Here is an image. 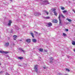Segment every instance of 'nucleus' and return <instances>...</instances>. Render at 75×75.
Returning <instances> with one entry per match:
<instances>
[{
	"instance_id": "17",
	"label": "nucleus",
	"mask_w": 75,
	"mask_h": 75,
	"mask_svg": "<svg viewBox=\"0 0 75 75\" xmlns=\"http://www.w3.org/2000/svg\"><path fill=\"white\" fill-rule=\"evenodd\" d=\"M39 51L40 52H43V49H39Z\"/></svg>"
},
{
	"instance_id": "37",
	"label": "nucleus",
	"mask_w": 75,
	"mask_h": 75,
	"mask_svg": "<svg viewBox=\"0 0 75 75\" xmlns=\"http://www.w3.org/2000/svg\"><path fill=\"white\" fill-rule=\"evenodd\" d=\"M38 1H42V0H38Z\"/></svg>"
},
{
	"instance_id": "44",
	"label": "nucleus",
	"mask_w": 75,
	"mask_h": 75,
	"mask_svg": "<svg viewBox=\"0 0 75 75\" xmlns=\"http://www.w3.org/2000/svg\"><path fill=\"white\" fill-rule=\"evenodd\" d=\"M64 75H68V74H65Z\"/></svg>"
},
{
	"instance_id": "40",
	"label": "nucleus",
	"mask_w": 75,
	"mask_h": 75,
	"mask_svg": "<svg viewBox=\"0 0 75 75\" xmlns=\"http://www.w3.org/2000/svg\"><path fill=\"white\" fill-rule=\"evenodd\" d=\"M67 57H68V58H69V57H70V56H67Z\"/></svg>"
},
{
	"instance_id": "10",
	"label": "nucleus",
	"mask_w": 75,
	"mask_h": 75,
	"mask_svg": "<svg viewBox=\"0 0 75 75\" xmlns=\"http://www.w3.org/2000/svg\"><path fill=\"white\" fill-rule=\"evenodd\" d=\"M18 49L19 50H21L23 52V53L25 52V51L24 50H23V48H20Z\"/></svg>"
},
{
	"instance_id": "32",
	"label": "nucleus",
	"mask_w": 75,
	"mask_h": 75,
	"mask_svg": "<svg viewBox=\"0 0 75 75\" xmlns=\"http://www.w3.org/2000/svg\"><path fill=\"white\" fill-rule=\"evenodd\" d=\"M24 65H25V66H27V65H28V64H24Z\"/></svg>"
},
{
	"instance_id": "8",
	"label": "nucleus",
	"mask_w": 75,
	"mask_h": 75,
	"mask_svg": "<svg viewBox=\"0 0 75 75\" xmlns=\"http://www.w3.org/2000/svg\"><path fill=\"white\" fill-rule=\"evenodd\" d=\"M26 41L27 42H31V40L30 39H27L26 40Z\"/></svg>"
},
{
	"instance_id": "49",
	"label": "nucleus",
	"mask_w": 75,
	"mask_h": 75,
	"mask_svg": "<svg viewBox=\"0 0 75 75\" xmlns=\"http://www.w3.org/2000/svg\"><path fill=\"white\" fill-rule=\"evenodd\" d=\"M35 66H37V65H36Z\"/></svg>"
},
{
	"instance_id": "4",
	"label": "nucleus",
	"mask_w": 75,
	"mask_h": 75,
	"mask_svg": "<svg viewBox=\"0 0 75 75\" xmlns=\"http://www.w3.org/2000/svg\"><path fill=\"white\" fill-rule=\"evenodd\" d=\"M52 24L51 23H47V26L48 27H50L52 26Z\"/></svg>"
},
{
	"instance_id": "19",
	"label": "nucleus",
	"mask_w": 75,
	"mask_h": 75,
	"mask_svg": "<svg viewBox=\"0 0 75 75\" xmlns=\"http://www.w3.org/2000/svg\"><path fill=\"white\" fill-rule=\"evenodd\" d=\"M65 69H66V71H67L68 72H70V70L66 68Z\"/></svg>"
},
{
	"instance_id": "18",
	"label": "nucleus",
	"mask_w": 75,
	"mask_h": 75,
	"mask_svg": "<svg viewBox=\"0 0 75 75\" xmlns=\"http://www.w3.org/2000/svg\"><path fill=\"white\" fill-rule=\"evenodd\" d=\"M50 61H52V60H54V58L52 57H50Z\"/></svg>"
},
{
	"instance_id": "26",
	"label": "nucleus",
	"mask_w": 75,
	"mask_h": 75,
	"mask_svg": "<svg viewBox=\"0 0 75 75\" xmlns=\"http://www.w3.org/2000/svg\"><path fill=\"white\" fill-rule=\"evenodd\" d=\"M64 36H67V35L65 33H63V34Z\"/></svg>"
},
{
	"instance_id": "20",
	"label": "nucleus",
	"mask_w": 75,
	"mask_h": 75,
	"mask_svg": "<svg viewBox=\"0 0 75 75\" xmlns=\"http://www.w3.org/2000/svg\"><path fill=\"white\" fill-rule=\"evenodd\" d=\"M30 34H31V35L33 38H34V34L33 33H31Z\"/></svg>"
},
{
	"instance_id": "25",
	"label": "nucleus",
	"mask_w": 75,
	"mask_h": 75,
	"mask_svg": "<svg viewBox=\"0 0 75 75\" xmlns=\"http://www.w3.org/2000/svg\"><path fill=\"white\" fill-rule=\"evenodd\" d=\"M4 72V71H1V72H0V74H3Z\"/></svg>"
},
{
	"instance_id": "11",
	"label": "nucleus",
	"mask_w": 75,
	"mask_h": 75,
	"mask_svg": "<svg viewBox=\"0 0 75 75\" xmlns=\"http://www.w3.org/2000/svg\"><path fill=\"white\" fill-rule=\"evenodd\" d=\"M53 23H57L58 21L56 20H54L53 21Z\"/></svg>"
},
{
	"instance_id": "21",
	"label": "nucleus",
	"mask_w": 75,
	"mask_h": 75,
	"mask_svg": "<svg viewBox=\"0 0 75 75\" xmlns=\"http://www.w3.org/2000/svg\"><path fill=\"white\" fill-rule=\"evenodd\" d=\"M61 9L62 10H64L65 8L64 7H61Z\"/></svg>"
},
{
	"instance_id": "35",
	"label": "nucleus",
	"mask_w": 75,
	"mask_h": 75,
	"mask_svg": "<svg viewBox=\"0 0 75 75\" xmlns=\"http://www.w3.org/2000/svg\"><path fill=\"white\" fill-rule=\"evenodd\" d=\"M65 31H68V29H65Z\"/></svg>"
},
{
	"instance_id": "2",
	"label": "nucleus",
	"mask_w": 75,
	"mask_h": 75,
	"mask_svg": "<svg viewBox=\"0 0 75 75\" xmlns=\"http://www.w3.org/2000/svg\"><path fill=\"white\" fill-rule=\"evenodd\" d=\"M34 15L35 16H41V14L39 12H35L34 13Z\"/></svg>"
},
{
	"instance_id": "42",
	"label": "nucleus",
	"mask_w": 75,
	"mask_h": 75,
	"mask_svg": "<svg viewBox=\"0 0 75 75\" xmlns=\"http://www.w3.org/2000/svg\"><path fill=\"white\" fill-rule=\"evenodd\" d=\"M73 50L74 51V52H75V49H73Z\"/></svg>"
},
{
	"instance_id": "46",
	"label": "nucleus",
	"mask_w": 75,
	"mask_h": 75,
	"mask_svg": "<svg viewBox=\"0 0 75 75\" xmlns=\"http://www.w3.org/2000/svg\"><path fill=\"white\" fill-rule=\"evenodd\" d=\"M1 65V63H0V65Z\"/></svg>"
},
{
	"instance_id": "23",
	"label": "nucleus",
	"mask_w": 75,
	"mask_h": 75,
	"mask_svg": "<svg viewBox=\"0 0 75 75\" xmlns=\"http://www.w3.org/2000/svg\"><path fill=\"white\" fill-rule=\"evenodd\" d=\"M18 59H23V58L21 57H20L18 58Z\"/></svg>"
},
{
	"instance_id": "48",
	"label": "nucleus",
	"mask_w": 75,
	"mask_h": 75,
	"mask_svg": "<svg viewBox=\"0 0 75 75\" xmlns=\"http://www.w3.org/2000/svg\"><path fill=\"white\" fill-rule=\"evenodd\" d=\"M13 45H15L14 44V43L13 44Z\"/></svg>"
},
{
	"instance_id": "6",
	"label": "nucleus",
	"mask_w": 75,
	"mask_h": 75,
	"mask_svg": "<svg viewBox=\"0 0 75 75\" xmlns=\"http://www.w3.org/2000/svg\"><path fill=\"white\" fill-rule=\"evenodd\" d=\"M11 21L9 20L8 24V26H10V25H11Z\"/></svg>"
},
{
	"instance_id": "34",
	"label": "nucleus",
	"mask_w": 75,
	"mask_h": 75,
	"mask_svg": "<svg viewBox=\"0 0 75 75\" xmlns=\"http://www.w3.org/2000/svg\"><path fill=\"white\" fill-rule=\"evenodd\" d=\"M53 62H52V61H50V63H51V64H52V63H53Z\"/></svg>"
},
{
	"instance_id": "24",
	"label": "nucleus",
	"mask_w": 75,
	"mask_h": 75,
	"mask_svg": "<svg viewBox=\"0 0 75 75\" xmlns=\"http://www.w3.org/2000/svg\"><path fill=\"white\" fill-rule=\"evenodd\" d=\"M67 11H63V13H67Z\"/></svg>"
},
{
	"instance_id": "41",
	"label": "nucleus",
	"mask_w": 75,
	"mask_h": 75,
	"mask_svg": "<svg viewBox=\"0 0 75 75\" xmlns=\"http://www.w3.org/2000/svg\"><path fill=\"white\" fill-rule=\"evenodd\" d=\"M43 68L44 69H46V67H44Z\"/></svg>"
},
{
	"instance_id": "29",
	"label": "nucleus",
	"mask_w": 75,
	"mask_h": 75,
	"mask_svg": "<svg viewBox=\"0 0 75 75\" xmlns=\"http://www.w3.org/2000/svg\"><path fill=\"white\" fill-rule=\"evenodd\" d=\"M52 10L53 11H55V10H56V9H53Z\"/></svg>"
},
{
	"instance_id": "22",
	"label": "nucleus",
	"mask_w": 75,
	"mask_h": 75,
	"mask_svg": "<svg viewBox=\"0 0 75 75\" xmlns=\"http://www.w3.org/2000/svg\"><path fill=\"white\" fill-rule=\"evenodd\" d=\"M4 51H0V53H4Z\"/></svg>"
},
{
	"instance_id": "43",
	"label": "nucleus",
	"mask_w": 75,
	"mask_h": 75,
	"mask_svg": "<svg viewBox=\"0 0 75 75\" xmlns=\"http://www.w3.org/2000/svg\"><path fill=\"white\" fill-rule=\"evenodd\" d=\"M13 40H16V38H13Z\"/></svg>"
},
{
	"instance_id": "39",
	"label": "nucleus",
	"mask_w": 75,
	"mask_h": 75,
	"mask_svg": "<svg viewBox=\"0 0 75 75\" xmlns=\"http://www.w3.org/2000/svg\"><path fill=\"white\" fill-rule=\"evenodd\" d=\"M24 16L25 17V16H26V15L25 14H24Z\"/></svg>"
},
{
	"instance_id": "47",
	"label": "nucleus",
	"mask_w": 75,
	"mask_h": 75,
	"mask_svg": "<svg viewBox=\"0 0 75 75\" xmlns=\"http://www.w3.org/2000/svg\"><path fill=\"white\" fill-rule=\"evenodd\" d=\"M10 1H12V0H9Z\"/></svg>"
},
{
	"instance_id": "3",
	"label": "nucleus",
	"mask_w": 75,
	"mask_h": 75,
	"mask_svg": "<svg viewBox=\"0 0 75 75\" xmlns=\"http://www.w3.org/2000/svg\"><path fill=\"white\" fill-rule=\"evenodd\" d=\"M34 69L35 71V72H37H37H38V66H35Z\"/></svg>"
},
{
	"instance_id": "36",
	"label": "nucleus",
	"mask_w": 75,
	"mask_h": 75,
	"mask_svg": "<svg viewBox=\"0 0 75 75\" xmlns=\"http://www.w3.org/2000/svg\"><path fill=\"white\" fill-rule=\"evenodd\" d=\"M73 11H74V13H75V10L73 9Z\"/></svg>"
},
{
	"instance_id": "1",
	"label": "nucleus",
	"mask_w": 75,
	"mask_h": 75,
	"mask_svg": "<svg viewBox=\"0 0 75 75\" xmlns=\"http://www.w3.org/2000/svg\"><path fill=\"white\" fill-rule=\"evenodd\" d=\"M61 17H62V18H65V17L62 14L59 15L58 17V18L59 20V24L61 25H62V23H61Z\"/></svg>"
},
{
	"instance_id": "45",
	"label": "nucleus",
	"mask_w": 75,
	"mask_h": 75,
	"mask_svg": "<svg viewBox=\"0 0 75 75\" xmlns=\"http://www.w3.org/2000/svg\"><path fill=\"white\" fill-rule=\"evenodd\" d=\"M35 33H36V34H37V32H35Z\"/></svg>"
},
{
	"instance_id": "7",
	"label": "nucleus",
	"mask_w": 75,
	"mask_h": 75,
	"mask_svg": "<svg viewBox=\"0 0 75 75\" xmlns=\"http://www.w3.org/2000/svg\"><path fill=\"white\" fill-rule=\"evenodd\" d=\"M44 2L45 3V4H50V3H48V1H44Z\"/></svg>"
},
{
	"instance_id": "16",
	"label": "nucleus",
	"mask_w": 75,
	"mask_h": 75,
	"mask_svg": "<svg viewBox=\"0 0 75 75\" xmlns=\"http://www.w3.org/2000/svg\"><path fill=\"white\" fill-rule=\"evenodd\" d=\"M67 20H68L69 22H71L72 21V20L71 19H69L68 18L66 19Z\"/></svg>"
},
{
	"instance_id": "38",
	"label": "nucleus",
	"mask_w": 75,
	"mask_h": 75,
	"mask_svg": "<svg viewBox=\"0 0 75 75\" xmlns=\"http://www.w3.org/2000/svg\"><path fill=\"white\" fill-rule=\"evenodd\" d=\"M19 42H21V40H19Z\"/></svg>"
},
{
	"instance_id": "13",
	"label": "nucleus",
	"mask_w": 75,
	"mask_h": 75,
	"mask_svg": "<svg viewBox=\"0 0 75 75\" xmlns=\"http://www.w3.org/2000/svg\"><path fill=\"white\" fill-rule=\"evenodd\" d=\"M53 13L54 14V15H55L56 16H57V13L56 11H54Z\"/></svg>"
},
{
	"instance_id": "9",
	"label": "nucleus",
	"mask_w": 75,
	"mask_h": 75,
	"mask_svg": "<svg viewBox=\"0 0 75 75\" xmlns=\"http://www.w3.org/2000/svg\"><path fill=\"white\" fill-rule=\"evenodd\" d=\"M32 41L33 42H37V40L35 39H33Z\"/></svg>"
},
{
	"instance_id": "28",
	"label": "nucleus",
	"mask_w": 75,
	"mask_h": 75,
	"mask_svg": "<svg viewBox=\"0 0 75 75\" xmlns=\"http://www.w3.org/2000/svg\"><path fill=\"white\" fill-rule=\"evenodd\" d=\"M4 53H5V54H8V52H4Z\"/></svg>"
},
{
	"instance_id": "31",
	"label": "nucleus",
	"mask_w": 75,
	"mask_h": 75,
	"mask_svg": "<svg viewBox=\"0 0 75 75\" xmlns=\"http://www.w3.org/2000/svg\"><path fill=\"white\" fill-rule=\"evenodd\" d=\"M15 29H16V30H18V27L17 26L16 27Z\"/></svg>"
},
{
	"instance_id": "15",
	"label": "nucleus",
	"mask_w": 75,
	"mask_h": 75,
	"mask_svg": "<svg viewBox=\"0 0 75 75\" xmlns=\"http://www.w3.org/2000/svg\"><path fill=\"white\" fill-rule=\"evenodd\" d=\"M45 19H50V16H47L45 18Z\"/></svg>"
},
{
	"instance_id": "33",
	"label": "nucleus",
	"mask_w": 75,
	"mask_h": 75,
	"mask_svg": "<svg viewBox=\"0 0 75 75\" xmlns=\"http://www.w3.org/2000/svg\"><path fill=\"white\" fill-rule=\"evenodd\" d=\"M44 51H45V52H47V50H45V49Z\"/></svg>"
},
{
	"instance_id": "12",
	"label": "nucleus",
	"mask_w": 75,
	"mask_h": 75,
	"mask_svg": "<svg viewBox=\"0 0 75 75\" xmlns=\"http://www.w3.org/2000/svg\"><path fill=\"white\" fill-rule=\"evenodd\" d=\"M72 44L73 45H75V41L72 40Z\"/></svg>"
},
{
	"instance_id": "27",
	"label": "nucleus",
	"mask_w": 75,
	"mask_h": 75,
	"mask_svg": "<svg viewBox=\"0 0 75 75\" xmlns=\"http://www.w3.org/2000/svg\"><path fill=\"white\" fill-rule=\"evenodd\" d=\"M10 69H11V70H14V68L13 67H11L10 68Z\"/></svg>"
},
{
	"instance_id": "14",
	"label": "nucleus",
	"mask_w": 75,
	"mask_h": 75,
	"mask_svg": "<svg viewBox=\"0 0 75 75\" xmlns=\"http://www.w3.org/2000/svg\"><path fill=\"white\" fill-rule=\"evenodd\" d=\"M44 11V13H46L47 15H48L49 14V13H48V12H47L46 11Z\"/></svg>"
},
{
	"instance_id": "30",
	"label": "nucleus",
	"mask_w": 75,
	"mask_h": 75,
	"mask_svg": "<svg viewBox=\"0 0 75 75\" xmlns=\"http://www.w3.org/2000/svg\"><path fill=\"white\" fill-rule=\"evenodd\" d=\"M13 37H14V38H16V37H17V36L16 35H14L13 36Z\"/></svg>"
},
{
	"instance_id": "5",
	"label": "nucleus",
	"mask_w": 75,
	"mask_h": 75,
	"mask_svg": "<svg viewBox=\"0 0 75 75\" xmlns=\"http://www.w3.org/2000/svg\"><path fill=\"white\" fill-rule=\"evenodd\" d=\"M8 45H9V43L8 42H6L4 44V46L5 47H8Z\"/></svg>"
}]
</instances>
